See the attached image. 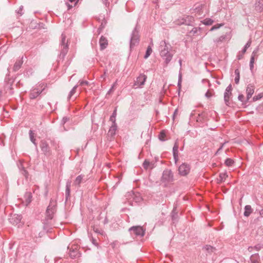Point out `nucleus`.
I'll return each instance as SVG.
<instances>
[{"label":"nucleus","instance_id":"1","mask_svg":"<svg viewBox=\"0 0 263 263\" xmlns=\"http://www.w3.org/2000/svg\"><path fill=\"white\" fill-rule=\"evenodd\" d=\"M139 38L140 35L139 34V31L138 30L137 27L136 26L134 28V30H133L130 38L129 47L130 49L138 45L140 41Z\"/></svg>","mask_w":263,"mask_h":263},{"label":"nucleus","instance_id":"2","mask_svg":"<svg viewBox=\"0 0 263 263\" xmlns=\"http://www.w3.org/2000/svg\"><path fill=\"white\" fill-rule=\"evenodd\" d=\"M56 211V203L51 200L49 205L48 206L46 212V222L48 220H51L53 217V215Z\"/></svg>","mask_w":263,"mask_h":263},{"label":"nucleus","instance_id":"3","mask_svg":"<svg viewBox=\"0 0 263 263\" xmlns=\"http://www.w3.org/2000/svg\"><path fill=\"white\" fill-rule=\"evenodd\" d=\"M130 234L135 236L143 237L145 234V230L141 226H133L128 229Z\"/></svg>","mask_w":263,"mask_h":263},{"label":"nucleus","instance_id":"4","mask_svg":"<svg viewBox=\"0 0 263 263\" xmlns=\"http://www.w3.org/2000/svg\"><path fill=\"white\" fill-rule=\"evenodd\" d=\"M40 147L45 156L49 157L52 155L51 149L46 141L42 140L40 144Z\"/></svg>","mask_w":263,"mask_h":263},{"label":"nucleus","instance_id":"5","mask_svg":"<svg viewBox=\"0 0 263 263\" xmlns=\"http://www.w3.org/2000/svg\"><path fill=\"white\" fill-rule=\"evenodd\" d=\"M174 176L172 172L170 170H165L163 171L161 177V181L165 183H169L173 181Z\"/></svg>","mask_w":263,"mask_h":263},{"label":"nucleus","instance_id":"6","mask_svg":"<svg viewBox=\"0 0 263 263\" xmlns=\"http://www.w3.org/2000/svg\"><path fill=\"white\" fill-rule=\"evenodd\" d=\"M191 166L186 163H183L178 168L179 174L182 176H186L190 172Z\"/></svg>","mask_w":263,"mask_h":263},{"label":"nucleus","instance_id":"7","mask_svg":"<svg viewBox=\"0 0 263 263\" xmlns=\"http://www.w3.org/2000/svg\"><path fill=\"white\" fill-rule=\"evenodd\" d=\"M68 249H69V254L71 258H76L80 256V253L78 250V247L77 246L74 247L72 246L71 248L68 246Z\"/></svg>","mask_w":263,"mask_h":263},{"label":"nucleus","instance_id":"8","mask_svg":"<svg viewBox=\"0 0 263 263\" xmlns=\"http://www.w3.org/2000/svg\"><path fill=\"white\" fill-rule=\"evenodd\" d=\"M160 55L165 60L166 65L171 61L173 57V54L168 50H161Z\"/></svg>","mask_w":263,"mask_h":263},{"label":"nucleus","instance_id":"9","mask_svg":"<svg viewBox=\"0 0 263 263\" xmlns=\"http://www.w3.org/2000/svg\"><path fill=\"white\" fill-rule=\"evenodd\" d=\"M232 90V86L230 84L226 89L224 93V100L227 105L229 106L230 104L229 99L231 95V91Z\"/></svg>","mask_w":263,"mask_h":263},{"label":"nucleus","instance_id":"10","mask_svg":"<svg viewBox=\"0 0 263 263\" xmlns=\"http://www.w3.org/2000/svg\"><path fill=\"white\" fill-rule=\"evenodd\" d=\"M194 21V18L193 17L191 16H186L183 17L180 21H179V23L178 24L183 25L184 24L187 26H192V23Z\"/></svg>","mask_w":263,"mask_h":263},{"label":"nucleus","instance_id":"11","mask_svg":"<svg viewBox=\"0 0 263 263\" xmlns=\"http://www.w3.org/2000/svg\"><path fill=\"white\" fill-rule=\"evenodd\" d=\"M147 76L143 74H141L137 78L136 81L135 82L134 85L137 87L142 86L144 84Z\"/></svg>","mask_w":263,"mask_h":263},{"label":"nucleus","instance_id":"12","mask_svg":"<svg viewBox=\"0 0 263 263\" xmlns=\"http://www.w3.org/2000/svg\"><path fill=\"white\" fill-rule=\"evenodd\" d=\"M255 87L252 84L248 85L246 88L247 101H249L254 92Z\"/></svg>","mask_w":263,"mask_h":263},{"label":"nucleus","instance_id":"13","mask_svg":"<svg viewBox=\"0 0 263 263\" xmlns=\"http://www.w3.org/2000/svg\"><path fill=\"white\" fill-rule=\"evenodd\" d=\"M254 9L257 12H263V0H255Z\"/></svg>","mask_w":263,"mask_h":263},{"label":"nucleus","instance_id":"14","mask_svg":"<svg viewBox=\"0 0 263 263\" xmlns=\"http://www.w3.org/2000/svg\"><path fill=\"white\" fill-rule=\"evenodd\" d=\"M42 92V90L35 88L32 89L30 93L29 97L31 99H34L37 98Z\"/></svg>","mask_w":263,"mask_h":263},{"label":"nucleus","instance_id":"15","mask_svg":"<svg viewBox=\"0 0 263 263\" xmlns=\"http://www.w3.org/2000/svg\"><path fill=\"white\" fill-rule=\"evenodd\" d=\"M66 35L64 33H62L61 35V40L60 43L61 49H66L68 48V41H66Z\"/></svg>","mask_w":263,"mask_h":263},{"label":"nucleus","instance_id":"16","mask_svg":"<svg viewBox=\"0 0 263 263\" xmlns=\"http://www.w3.org/2000/svg\"><path fill=\"white\" fill-rule=\"evenodd\" d=\"M99 44L101 49L106 48L108 45L107 39L104 36H101L99 40Z\"/></svg>","mask_w":263,"mask_h":263},{"label":"nucleus","instance_id":"17","mask_svg":"<svg viewBox=\"0 0 263 263\" xmlns=\"http://www.w3.org/2000/svg\"><path fill=\"white\" fill-rule=\"evenodd\" d=\"M23 63V57H22L21 58V59H17L16 60V61L15 62V63L13 66V70L15 72L21 68Z\"/></svg>","mask_w":263,"mask_h":263},{"label":"nucleus","instance_id":"18","mask_svg":"<svg viewBox=\"0 0 263 263\" xmlns=\"http://www.w3.org/2000/svg\"><path fill=\"white\" fill-rule=\"evenodd\" d=\"M178 144L177 141H176L173 148V156L176 162L177 160L178 157Z\"/></svg>","mask_w":263,"mask_h":263},{"label":"nucleus","instance_id":"19","mask_svg":"<svg viewBox=\"0 0 263 263\" xmlns=\"http://www.w3.org/2000/svg\"><path fill=\"white\" fill-rule=\"evenodd\" d=\"M251 263H261L260 256L258 253L252 255L250 257Z\"/></svg>","mask_w":263,"mask_h":263},{"label":"nucleus","instance_id":"20","mask_svg":"<svg viewBox=\"0 0 263 263\" xmlns=\"http://www.w3.org/2000/svg\"><path fill=\"white\" fill-rule=\"evenodd\" d=\"M117 124H112L111 126L110 127L108 132V136L114 137L116 134V132L117 130Z\"/></svg>","mask_w":263,"mask_h":263},{"label":"nucleus","instance_id":"21","mask_svg":"<svg viewBox=\"0 0 263 263\" xmlns=\"http://www.w3.org/2000/svg\"><path fill=\"white\" fill-rule=\"evenodd\" d=\"M252 212L253 209H252L251 206L250 205H247L245 207L243 215L246 217H248L250 215Z\"/></svg>","mask_w":263,"mask_h":263},{"label":"nucleus","instance_id":"22","mask_svg":"<svg viewBox=\"0 0 263 263\" xmlns=\"http://www.w3.org/2000/svg\"><path fill=\"white\" fill-rule=\"evenodd\" d=\"M70 187H71V182L69 181H68L66 183V191H65V196H66V200H67L68 198L70 196Z\"/></svg>","mask_w":263,"mask_h":263},{"label":"nucleus","instance_id":"23","mask_svg":"<svg viewBox=\"0 0 263 263\" xmlns=\"http://www.w3.org/2000/svg\"><path fill=\"white\" fill-rule=\"evenodd\" d=\"M84 176L82 175H79L73 182V185L80 186V184L83 181Z\"/></svg>","mask_w":263,"mask_h":263},{"label":"nucleus","instance_id":"24","mask_svg":"<svg viewBox=\"0 0 263 263\" xmlns=\"http://www.w3.org/2000/svg\"><path fill=\"white\" fill-rule=\"evenodd\" d=\"M228 177V175L226 172L220 173L219 176V179H218V182L221 183L222 182H223Z\"/></svg>","mask_w":263,"mask_h":263},{"label":"nucleus","instance_id":"25","mask_svg":"<svg viewBox=\"0 0 263 263\" xmlns=\"http://www.w3.org/2000/svg\"><path fill=\"white\" fill-rule=\"evenodd\" d=\"M21 219V216L18 215H14L12 218L10 219L11 222L13 224H16L20 222Z\"/></svg>","mask_w":263,"mask_h":263},{"label":"nucleus","instance_id":"26","mask_svg":"<svg viewBox=\"0 0 263 263\" xmlns=\"http://www.w3.org/2000/svg\"><path fill=\"white\" fill-rule=\"evenodd\" d=\"M32 194L31 192H26L25 194V198L26 200V204H28L31 201L32 199Z\"/></svg>","mask_w":263,"mask_h":263},{"label":"nucleus","instance_id":"27","mask_svg":"<svg viewBox=\"0 0 263 263\" xmlns=\"http://www.w3.org/2000/svg\"><path fill=\"white\" fill-rule=\"evenodd\" d=\"M235 82L236 84H238L239 82V79H240V72L239 70L238 69H236L235 70Z\"/></svg>","mask_w":263,"mask_h":263},{"label":"nucleus","instance_id":"28","mask_svg":"<svg viewBox=\"0 0 263 263\" xmlns=\"http://www.w3.org/2000/svg\"><path fill=\"white\" fill-rule=\"evenodd\" d=\"M203 249H205L208 253H212L216 250L215 248L210 245L205 246Z\"/></svg>","mask_w":263,"mask_h":263},{"label":"nucleus","instance_id":"29","mask_svg":"<svg viewBox=\"0 0 263 263\" xmlns=\"http://www.w3.org/2000/svg\"><path fill=\"white\" fill-rule=\"evenodd\" d=\"M201 29L200 27H194L190 31L191 35H194L198 34V32Z\"/></svg>","mask_w":263,"mask_h":263},{"label":"nucleus","instance_id":"30","mask_svg":"<svg viewBox=\"0 0 263 263\" xmlns=\"http://www.w3.org/2000/svg\"><path fill=\"white\" fill-rule=\"evenodd\" d=\"M213 22V20L211 18H206L201 21V23L206 26L211 25Z\"/></svg>","mask_w":263,"mask_h":263},{"label":"nucleus","instance_id":"31","mask_svg":"<svg viewBox=\"0 0 263 263\" xmlns=\"http://www.w3.org/2000/svg\"><path fill=\"white\" fill-rule=\"evenodd\" d=\"M234 163V161L231 158H227L224 162V164L226 166L230 167L233 166Z\"/></svg>","mask_w":263,"mask_h":263},{"label":"nucleus","instance_id":"32","mask_svg":"<svg viewBox=\"0 0 263 263\" xmlns=\"http://www.w3.org/2000/svg\"><path fill=\"white\" fill-rule=\"evenodd\" d=\"M117 116V109H115L114 112H112L111 116L110 117V121L112 122V124L116 123V117Z\"/></svg>","mask_w":263,"mask_h":263},{"label":"nucleus","instance_id":"33","mask_svg":"<svg viewBox=\"0 0 263 263\" xmlns=\"http://www.w3.org/2000/svg\"><path fill=\"white\" fill-rule=\"evenodd\" d=\"M77 87L78 85H76L71 90L67 98L68 100L70 99L71 98V97L76 93Z\"/></svg>","mask_w":263,"mask_h":263},{"label":"nucleus","instance_id":"34","mask_svg":"<svg viewBox=\"0 0 263 263\" xmlns=\"http://www.w3.org/2000/svg\"><path fill=\"white\" fill-rule=\"evenodd\" d=\"M29 137H30V139L31 140V141L36 146V143L35 142V139L34 137V134L33 133V132L32 130H30L29 131Z\"/></svg>","mask_w":263,"mask_h":263},{"label":"nucleus","instance_id":"35","mask_svg":"<svg viewBox=\"0 0 263 263\" xmlns=\"http://www.w3.org/2000/svg\"><path fill=\"white\" fill-rule=\"evenodd\" d=\"M165 133L164 131H161L159 135V139L160 140L162 141H164L165 140Z\"/></svg>","mask_w":263,"mask_h":263},{"label":"nucleus","instance_id":"36","mask_svg":"<svg viewBox=\"0 0 263 263\" xmlns=\"http://www.w3.org/2000/svg\"><path fill=\"white\" fill-rule=\"evenodd\" d=\"M254 61L255 59L253 58V57H251L250 61V69L251 71L253 70V69L254 68Z\"/></svg>","mask_w":263,"mask_h":263},{"label":"nucleus","instance_id":"37","mask_svg":"<svg viewBox=\"0 0 263 263\" xmlns=\"http://www.w3.org/2000/svg\"><path fill=\"white\" fill-rule=\"evenodd\" d=\"M226 35H221L217 40H216L215 42H217V43H218L219 42H222L226 40Z\"/></svg>","mask_w":263,"mask_h":263},{"label":"nucleus","instance_id":"38","mask_svg":"<svg viewBox=\"0 0 263 263\" xmlns=\"http://www.w3.org/2000/svg\"><path fill=\"white\" fill-rule=\"evenodd\" d=\"M238 99L239 101H240L243 103L246 104L249 101H247V100H245V97L243 95H239L238 97Z\"/></svg>","mask_w":263,"mask_h":263},{"label":"nucleus","instance_id":"39","mask_svg":"<svg viewBox=\"0 0 263 263\" xmlns=\"http://www.w3.org/2000/svg\"><path fill=\"white\" fill-rule=\"evenodd\" d=\"M117 84V81H116L112 85L111 87L108 91L107 94H110L112 92Z\"/></svg>","mask_w":263,"mask_h":263},{"label":"nucleus","instance_id":"40","mask_svg":"<svg viewBox=\"0 0 263 263\" xmlns=\"http://www.w3.org/2000/svg\"><path fill=\"white\" fill-rule=\"evenodd\" d=\"M177 212H176V209L175 208H174V209L172 212V219L173 220H175V219H177Z\"/></svg>","mask_w":263,"mask_h":263},{"label":"nucleus","instance_id":"41","mask_svg":"<svg viewBox=\"0 0 263 263\" xmlns=\"http://www.w3.org/2000/svg\"><path fill=\"white\" fill-rule=\"evenodd\" d=\"M262 96H263V95L261 93H259L257 96H255L253 98V101L255 102V101H256L260 99L262 97Z\"/></svg>","mask_w":263,"mask_h":263},{"label":"nucleus","instance_id":"42","mask_svg":"<svg viewBox=\"0 0 263 263\" xmlns=\"http://www.w3.org/2000/svg\"><path fill=\"white\" fill-rule=\"evenodd\" d=\"M262 248H263V245L259 243V244H257V245L253 247V249H254L257 251H258Z\"/></svg>","mask_w":263,"mask_h":263},{"label":"nucleus","instance_id":"43","mask_svg":"<svg viewBox=\"0 0 263 263\" xmlns=\"http://www.w3.org/2000/svg\"><path fill=\"white\" fill-rule=\"evenodd\" d=\"M222 24H216L211 27V28L210 29V31L216 30L219 28L221 26H222Z\"/></svg>","mask_w":263,"mask_h":263},{"label":"nucleus","instance_id":"44","mask_svg":"<svg viewBox=\"0 0 263 263\" xmlns=\"http://www.w3.org/2000/svg\"><path fill=\"white\" fill-rule=\"evenodd\" d=\"M149 162L146 160H145L143 163V167L145 168V169H147L148 168V167L149 166Z\"/></svg>","mask_w":263,"mask_h":263},{"label":"nucleus","instance_id":"45","mask_svg":"<svg viewBox=\"0 0 263 263\" xmlns=\"http://www.w3.org/2000/svg\"><path fill=\"white\" fill-rule=\"evenodd\" d=\"M201 10H202V6H199L196 7L194 9V11L195 12L198 13L199 14H201Z\"/></svg>","mask_w":263,"mask_h":263},{"label":"nucleus","instance_id":"46","mask_svg":"<svg viewBox=\"0 0 263 263\" xmlns=\"http://www.w3.org/2000/svg\"><path fill=\"white\" fill-rule=\"evenodd\" d=\"M251 44V40H249L248 42L244 46L243 48L242 49H247L250 47Z\"/></svg>","mask_w":263,"mask_h":263},{"label":"nucleus","instance_id":"47","mask_svg":"<svg viewBox=\"0 0 263 263\" xmlns=\"http://www.w3.org/2000/svg\"><path fill=\"white\" fill-rule=\"evenodd\" d=\"M106 24V22L105 21H104V22H102L98 30H99V33L101 32V31L104 28Z\"/></svg>","mask_w":263,"mask_h":263},{"label":"nucleus","instance_id":"48","mask_svg":"<svg viewBox=\"0 0 263 263\" xmlns=\"http://www.w3.org/2000/svg\"><path fill=\"white\" fill-rule=\"evenodd\" d=\"M22 174L26 178H28V173L26 171V170H25L24 168H23V169L21 171Z\"/></svg>","mask_w":263,"mask_h":263},{"label":"nucleus","instance_id":"49","mask_svg":"<svg viewBox=\"0 0 263 263\" xmlns=\"http://www.w3.org/2000/svg\"><path fill=\"white\" fill-rule=\"evenodd\" d=\"M23 6H21L20 7V8L18 9V10L16 11V12L18 14H19L20 15H22L23 14Z\"/></svg>","mask_w":263,"mask_h":263},{"label":"nucleus","instance_id":"50","mask_svg":"<svg viewBox=\"0 0 263 263\" xmlns=\"http://www.w3.org/2000/svg\"><path fill=\"white\" fill-rule=\"evenodd\" d=\"M153 50H146V53L144 57V59H147L152 53Z\"/></svg>","mask_w":263,"mask_h":263},{"label":"nucleus","instance_id":"51","mask_svg":"<svg viewBox=\"0 0 263 263\" xmlns=\"http://www.w3.org/2000/svg\"><path fill=\"white\" fill-rule=\"evenodd\" d=\"M79 83L81 86L88 85L89 84V82L87 81H81Z\"/></svg>","mask_w":263,"mask_h":263},{"label":"nucleus","instance_id":"52","mask_svg":"<svg viewBox=\"0 0 263 263\" xmlns=\"http://www.w3.org/2000/svg\"><path fill=\"white\" fill-rule=\"evenodd\" d=\"M251 57H253L255 59H256L258 57L257 50H254L252 52Z\"/></svg>","mask_w":263,"mask_h":263},{"label":"nucleus","instance_id":"53","mask_svg":"<svg viewBox=\"0 0 263 263\" xmlns=\"http://www.w3.org/2000/svg\"><path fill=\"white\" fill-rule=\"evenodd\" d=\"M181 74L180 73L179 76V80L178 82V86L180 88L181 87Z\"/></svg>","mask_w":263,"mask_h":263},{"label":"nucleus","instance_id":"54","mask_svg":"<svg viewBox=\"0 0 263 263\" xmlns=\"http://www.w3.org/2000/svg\"><path fill=\"white\" fill-rule=\"evenodd\" d=\"M212 96V94L209 90H208L205 94V96L208 98H210Z\"/></svg>","mask_w":263,"mask_h":263},{"label":"nucleus","instance_id":"55","mask_svg":"<svg viewBox=\"0 0 263 263\" xmlns=\"http://www.w3.org/2000/svg\"><path fill=\"white\" fill-rule=\"evenodd\" d=\"M224 143H223L220 146V147L218 149V150L217 151V152H216V155H217L219 153L220 151L222 150V148H223V146L224 145Z\"/></svg>","mask_w":263,"mask_h":263},{"label":"nucleus","instance_id":"56","mask_svg":"<svg viewBox=\"0 0 263 263\" xmlns=\"http://www.w3.org/2000/svg\"><path fill=\"white\" fill-rule=\"evenodd\" d=\"M69 120V118L66 117H64L63 119H62V124H65L68 120Z\"/></svg>","mask_w":263,"mask_h":263},{"label":"nucleus","instance_id":"57","mask_svg":"<svg viewBox=\"0 0 263 263\" xmlns=\"http://www.w3.org/2000/svg\"><path fill=\"white\" fill-rule=\"evenodd\" d=\"M246 50H242V54L238 55V59L240 60L242 58L243 54L246 52Z\"/></svg>","mask_w":263,"mask_h":263},{"label":"nucleus","instance_id":"58","mask_svg":"<svg viewBox=\"0 0 263 263\" xmlns=\"http://www.w3.org/2000/svg\"><path fill=\"white\" fill-rule=\"evenodd\" d=\"M66 5L68 8V10H70L72 8V6L70 5L68 3H66Z\"/></svg>","mask_w":263,"mask_h":263},{"label":"nucleus","instance_id":"59","mask_svg":"<svg viewBox=\"0 0 263 263\" xmlns=\"http://www.w3.org/2000/svg\"><path fill=\"white\" fill-rule=\"evenodd\" d=\"M66 50H62V51L60 53V56H62L64 57L65 55L66 54V52H65Z\"/></svg>","mask_w":263,"mask_h":263},{"label":"nucleus","instance_id":"60","mask_svg":"<svg viewBox=\"0 0 263 263\" xmlns=\"http://www.w3.org/2000/svg\"><path fill=\"white\" fill-rule=\"evenodd\" d=\"M177 114H178V109H175V110L174 112L173 118H174L175 116L177 115Z\"/></svg>","mask_w":263,"mask_h":263},{"label":"nucleus","instance_id":"61","mask_svg":"<svg viewBox=\"0 0 263 263\" xmlns=\"http://www.w3.org/2000/svg\"><path fill=\"white\" fill-rule=\"evenodd\" d=\"M259 214L263 217V209L259 211Z\"/></svg>","mask_w":263,"mask_h":263},{"label":"nucleus","instance_id":"62","mask_svg":"<svg viewBox=\"0 0 263 263\" xmlns=\"http://www.w3.org/2000/svg\"><path fill=\"white\" fill-rule=\"evenodd\" d=\"M253 249V247H249L248 249V251L250 252H251L252 251V250Z\"/></svg>","mask_w":263,"mask_h":263},{"label":"nucleus","instance_id":"63","mask_svg":"<svg viewBox=\"0 0 263 263\" xmlns=\"http://www.w3.org/2000/svg\"><path fill=\"white\" fill-rule=\"evenodd\" d=\"M70 2L73 3L75 2V4L78 2L79 0H68Z\"/></svg>","mask_w":263,"mask_h":263},{"label":"nucleus","instance_id":"64","mask_svg":"<svg viewBox=\"0 0 263 263\" xmlns=\"http://www.w3.org/2000/svg\"><path fill=\"white\" fill-rule=\"evenodd\" d=\"M92 243L95 245L96 246L97 245V243L95 242V240L94 239H92Z\"/></svg>","mask_w":263,"mask_h":263}]
</instances>
